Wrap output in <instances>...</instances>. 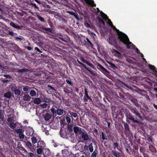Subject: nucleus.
Listing matches in <instances>:
<instances>
[{
	"mask_svg": "<svg viewBox=\"0 0 157 157\" xmlns=\"http://www.w3.org/2000/svg\"><path fill=\"white\" fill-rule=\"evenodd\" d=\"M100 13L101 17H102L105 21H108L107 23L112 27L113 29L115 30L116 31L118 36V39L124 44H125L126 45V47L128 48H134L135 47L134 45H133L132 42L129 41L128 36L125 34L120 32L118 29L116 28V27L113 25L110 20L108 19L107 15L105 13H104L101 11L100 12Z\"/></svg>",
	"mask_w": 157,
	"mask_h": 157,
	"instance_id": "1",
	"label": "nucleus"
},
{
	"mask_svg": "<svg viewBox=\"0 0 157 157\" xmlns=\"http://www.w3.org/2000/svg\"><path fill=\"white\" fill-rule=\"evenodd\" d=\"M125 117L126 119H128L131 121L133 123H139V122L137 120H135L134 118L133 117L132 115L130 113H127L125 114Z\"/></svg>",
	"mask_w": 157,
	"mask_h": 157,
	"instance_id": "2",
	"label": "nucleus"
},
{
	"mask_svg": "<svg viewBox=\"0 0 157 157\" xmlns=\"http://www.w3.org/2000/svg\"><path fill=\"white\" fill-rule=\"evenodd\" d=\"M73 130L74 132L76 134H81L82 132V131L81 130V128L76 126L74 127Z\"/></svg>",
	"mask_w": 157,
	"mask_h": 157,
	"instance_id": "3",
	"label": "nucleus"
},
{
	"mask_svg": "<svg viewBox=\"0 0 157 157\" xmlns=\"http://www.w3.org/2000/svg\"><path fill=\"white\" fill-rule=\"evenodd\" d=\"M113 55L117 57H120L121 56V54L117 50L113 49L111 51Z\"/></svg>",
	"mask_w": 157,
	"mask_h": 157,
	"instance_id": "4",
	"label": "nucleus"
},
{
	"mask_svg": "<svg viewBox=\"0 0 157 157\" xmlns=\"http://www.w3.org/2000/svg\"><path fill=\"white\" fill-rule=\"evenodd\" d=\"M45 146V144L42 140H40L37 142V147H40L44 148Z\"/></svg>",
	"mask_w": 157,
	"mask_h": 157,
	"instance_id": "5",
	"label": "nucleus"
},
{
	"mask_svg": "<svg viewBox=\"0 0 157 157\" xmlns=\"http://www.w3.org/2000/svg\"><path fill=\"white\" fill-rule=\"evenodd\" d=\"M66 112L65 110L61 109H57L56 110V114L59 116L62 115L64 113Z\"/></svg>",
	"mask_w": 157,
	"mask_h": 157,
	"instance_id": "6",
	"label": "nucleus"
},
{
	"mask_svg": "<svg viewBox=\"0 0 157 157\" xmlns=\"http://www.w3.org/2000/svg\"><path fill=\"white\" fill-rule=\"evenodd\" d=\"M81 134L82 137L84 140H87L89 139V136L86 133H84L82 132Z\"/></svg>",
	"mask_w": 157,
	"mask_h": 157,
	"instance_id": "7",
	"label": "nucleus"
},
{
	"mask_svg": "<svg viewBox=\"0 0 157 157\" xmlns=\"http://www.w3.org/2000/svg\"><path fill=\"white\" fill-rule=\"evenodd\" d=\"M10 25L13 27L17 29H20L23 27L22 26L16 25L13 22H10Z\"/></svg>",
	"mask_w": 157,
	"mask_h": 157,
	"instance_id": "8",
	"label": "nucleus"
},
{
	"mask_svg": "<svg viewBox=\"0 0 157 157\" xmlns=\"http://www.w3.org/2000/svg\"><path fill=\"white\" fill-rule=\"evenodd\" d=\"M40 108L42 109H48L49 107V105L44 103L42 104H40L39 105Z\"/></svg>",
	"mask_w": 157,
	"mask_h": 157,
	"instance_id": "9",
	"label": "nucleus"
},
{
	"mask_svg": "<svg viewBox=\"0 0 157 157\" xmlns=\"http://www.w3.org/2000/svg\"><path fill=\"white\" fill-rule=\"evenodd\" d=\"M89 97L87 91L86 89H85V95L83 97V100L84 101L86 102L87 101V98Z\"/></svg>",
	"mask_w": 157,
	"mask_h": 157,
	"instance_id": "10",
	"label": "nucleus"
},
{
	"mask_svg": "<svg viewBox=\"0 0 157 157\" xmlns=\"http://www.w3.org/2000/svg\"><path fill=\"white\" fill-rule=\"evenodd\" d=\"M52 117V115L48 113H46L44 116V120L45 121H48Z\"/></svg>",
	"mask_w": 157,
	"mask_h": 157,
	"instance_id": "11",
	"label": "nucleus"
},
{
	"mask_svg": "<svg viewBox=\"0 0 157 157\" xmlns=\"http://www.w3.org/2000/svg\"><path fill=\"white\" fill-rule=\"evenodd\" d=\"M31 98V97L27 94H25L23 97V100L25 101H28L30 100Z\"/></svg>",
	"mask_w": 157,
	"mask_h": 157,
	"instance_id": "12",
	"label": "nucleus"
},
{
	"mask_svg": "<svg viewBox=\"0 0 157 157\" xmlns=\"http://www.w3.org/2000/svg\"><path fill=\"white\" fill-rule=\"evenodd\" d=\"M41 102V100L39 98H35L33 100V102L34 104H39Z\"/></svg>",
	"mask_w": 157,
	"mask_h": 157,
	"instance_id": "13",
	"label": "nucleus"
},
{
	"mask_svg": "<svg viewBox=\"0 0 157 157\" xmlns=\"http://www.w3.org/2000/svg\"><path fill=\"white\" fill-rule=\"evenodd\" d=\"M85 1L86 3L92 6H94L95 5V4H94V1L93 0H85Z\"/></svg>",
	"mask_w": 157,
	"mask_h": 157,
	"instance_id": "14",
	"label": "nucleus"
},
{
	"mask_svg": "<svg viewBox=\"0 0 157 157\" xmlns=\"http://www.w3.org/2000/svg\"><path fill=\"white\" fill-rule=\"evenodd\" d=\"M12 96V93L10 92H8L4 95V96L6 98H9Z\"/></svg>",
	"mask_w": 157,
	"mask_h": 157,
	"instance_id": "15",
	"label": "nucleus"
},
{
	"mask_svg": "<svg viewBox=\"0 0 157 157\" xmlns=\"http://www.w3.org/2000/svg\"><path fill=\"white\" fill-rule=\"evenodd\" d=\"M28 70L25 68H23L21 69H17V72L18 73H22L27 71Z\"/></svg>",
	"mask_w": 157,
	"mask_h": 157,
	"instance_id": "16",
	"label": "nucleus"
},
{
	"mask_svg": "<svg viewBox=\"0 0 157 157\" xmlns=\"http://www.w3.org/2000/svg\"><path fill=\"white\" fill-rule=\"evenodd\" d=\"M31 140L33 144H36L37 142V139L34 136H32L31 138Z\"/></svg>",
	"mask_w": 157,
	"mask_h": 157,
	"instance_id": "17",
	"label": "nucleus"
},
{
	"mask_svg": "<svg viewBox=\"0 0 157 157\" xmlns=\"http://www.w3.org/2000/svg\"><path fill=\"white\" fill-rule=\"evenodd\" d=\"M38 148L36 149L37 153L39 155H41L42 153L43 149V148L38 147Z\"/></svg>",
	"mask_w": 157,
	"mask_h": 157,
	"instance_id": "18",
	"label": "nucleus"
},
{
	"mask_svg": "<svg viewBox=\"0 0 157 157\" xmlns=\"http://www.w3.org/2000/svg\"><path fill=\"white\" fill-rule=\"evenodd\" d=\"M26 146L30 149L32 148V146L31 143L29 141H27L25 143Z\"/></svg>",
	"mask_w": 157,
	"mask_h": 157,
	"instance_id": "19",
	"label": "nucleus"
},
{
	"mask_svg": "<svg viewBox=\"0 0 157 157\" xmlns=\"http://www.w3.org/2000/svg\"><path fill=\"white\" fill-rule=\"evenodd\" d=\"M29 94L32 97L35 96L36 95V92L35 90H32L30 91Z\"/></svg>",
	"mask_w": 157,
	"mask_h": 157,
	"instance_id": "20",
	"label": "nucleus"
},
{
	"mask_svg": "<svg viewBox=\"0 0 157 157\" xmlns=\"http://www.w3.org/2000/svg\"><path fill=\"white\" fill-rule=\"evenodd\" d=\"M82 66H83L89 72H90V73H91V74H93V71H91V70L89 69L88 68H87L84 64L82 63Z\"/></svg>",
	"mask_w": 157,
	"mask_h": 157,
	"instance_id": "21",
	"label": "nucleus"
},
{
	"mask_svg": "<svg viewBox=\"0 0 157 157\" xmlns=\"http://www.w3.org/2000/svg\"><path fill=\"white\" fill-rule=\"evenodd\" d=\"M136 52L138 54L139 53L140 54V56L141 57H143V60L144 61H146V59L143 58L144 57V55L143 54L141 53H140V52H139V50H138V48H136L135 49Z\"/></svg>",
	"mask_w": 157,
	"mask_h": 157,
	"instance_id": "22",
	"label": "nucleus"
},
{
	"mask_svg": "<svg viewBox=\"0 0 157 157\" xmlns=\"http://www.w3.org/2000/svg\"><path fill=\"white\" fill-rule=\"evenodd\" d=\"M50 110L52 113L53 115H56V110L53 108H52L50 109Z\"/></svg>",
	"mask_w": 157,
	"mask_h": 157,
	"instance_id": "23",
	"label": "nucleus"
},
{
	"mask_svg": "<svg viewBox=\"0 0 157 157\" xmlns=\"http://www.w3.org/2000/svg\"><path fill=\"white\" fill-rule=\"evenodd\" d=\"M89 151L90 152H92L93 151V147L92 143H90L89 146Z\"/></svg>",
	"mask_w": 157,
	"mask_h": 157,
	"instance_id": "24",
	"label": "nucleus"
},
{
	"mask_svg": "<svg viewBox=\"0 0 157 157\" xmlns=\"http://www.w3.org/2000/svg\"><path fill=\"white\" fill-rule=\"evenodd\" d=\"M42 28L43 29H44L45 30V31L49 32H51L52 30V29L51 28H46L44 26L42 27Z\"/></svg>",
	"mask_w": 157,
	"mask_h": 157,
	"instance_id": "25",
	"label": "nucleus"
},
{
	"mask_svg": "<svg viewBox=\"0 0 157 157\" xmlns=\"http://www.w3.org/2000/svg\"><path fill=\"white\" fill-rule=\"evenodd\" d=\"M30 88L28 86H26L23 87V90L24 91L27 92L30 90Z\"/></svg>",
	"mask_w": 157,
	"mask_h": 157,
	"instance_id": "26",
	"label": "nucleus"
},
{
	"mask_svg": "<svg viewBox=\"0 0 157 157\" xmlns=\"http://www.w3.org/2000/svg\"><path fill=\"white\" fill-rule=\"evenodd\" d=\"M130 110L132 113L134 114L138 111L135 108H130Z\"/></svg>",
	"mask_w": 157,
	"mask_h": 157,
	"instance_id": "27",
	"label": "nucleus"
},
{
	"mask_svg": "<svg viewBox=\"0 0 157 157\" xmlns=\"http://www.w3.org/2000/svg\"><path fill=\"white\" fill-rule=\"evenodd\" d=\"M14 92L16 95H20L21 91L18 89H17Z\"/></svg>",
	"mask_w": 157,
	"mask_h": 157,
	"instance_id": "28",
	"label": "nucleus"
},
{
	"mask_svg": "<svg viewBox=\"0 0 157 157\" xmlns=\"http://www.w3.org/2000/svg\"><path fill=\"white\" fill-rule=\"evenodd\" d=\"M86 40L87 42L88 43V45L90 46L91 47H92L93 46V45L91 42V41L87 38H86Z\"/></svg>",
	"mask_w": 157,
	"mask_h": 157,
	"instance_id": "29",
	"label": "nucleus"
},
{
	"mask_svg": "<svg viewBox=\"0 0 157 157\" xmlns=\"http://www.w3.org/2000/svg\"><path fill=\"white\" fill-rule=\"evenodd\" d=\"M23 131L20 128L18 129L17 130H16V132L17 133H19V134L21 133H23Z\"/></svg>",
	"mask_w": 157,
	"mask_h": 157,
	"instance_id": "30",
	"label": "nucleus"
},
{
	"mask_svg": "<svg viewBox=\"0 0 157 157\" xmlns=\"http://www.w3.org/2000/svg\"><path fill=\"white\" fill-rule=\"evenodd\" d=\"M37 18H38V19L39 20H40L41 21L43 22H44V19L42 17H41L39 15H37Z\"/></svg>",
	"mask_w": 157,
	"mask_h": 157,
	"instance_id": "31",
	"label": "nucleus"
},
{
	"mask_svg": "<svg viewBox=\"0 0 157 157\" xmlns=\"http://www.w3.org/2000/svg\"><path fill=\"white\" fill-rule=\"evenodd\" d=\"M16 125L14 123H12L10 124V127L12 128H14L16 127Z\"/></svg>",
	"mask_w": 157,
	"mask_h": 157,
	"instance_id": "32",
	"label": "nucleus"
},
{
	"mask_svg": "<svg viewBox=\"0 0 157 157\" xmlns=\"http://www.w3.org/2000/svg\"><path fill=\"white\" fill-rule=\"evenodd\" d=\"M17 89V87H16V86L15 85H13L12 86L11 90L12 92H14L15 90Z\"/></svg>",
	"mask_w": 157,
	"mask_h": 157,
	"instance_id": "33",
	"label": "nucleus"
},
{
	"mask_svg": "<svg viewBox=\"0 0 157 157\" xmlns=\"http://www.w3.org/2000/svg\"><path fill=\"white\" fill-rule=\"evenodd\" d=\"M67 122L68 123H70L71 121V119L70 116H67L66 118Z\"/></svg>",
	"mask_w": 157,
	"mask_h": 157,
	"instance_id": "34",
	"label": "nucleus"
},
{
	"mask_svg": "<svg viewBox=\"0 0 157 157\" xmlns=\"http://www.w3.org/2000/svg\"><path fill=\"white\" fill-rule=\"evenodd\" d=\"M97 154V152L95 150L91 154V157H96Z\"/></svg>",
	"mask_w": 157,
	"mask_h": 157,
	"instance_id": "35",
	"label": "nucleus"
},
{
	"mask_svg": "<svg viewBox=\"0 0 157 157\" xmlns=\"http://www.w3.org/2000/svg\"><path fill=\"white\" fill-rule=\"evenodd\" d=\"M67 128L68 130H69V131L70 132H72L73 131V129L72 126L71 125H68Z\"/></svg>",
	"mask_w": 157,
	"mask_h": 157,
	"instance_id": "36",
	"label": "nucleus"
},
{
	"mask_svg": "<svg viewBox=\"0 0 157 157\" xmlns=\"http://www.w3.org/2000/svg\"><path fill=\"white\" fill-rule=\"evenodd\" d=\"M80 60H81L82 62L85 63H88V61L85 59H84L83 57H80Z\"/></svg>",
	"mask_w": 157,
	"mask_h": 157,
	"instance_id": "37",
	"label": "nucleus"
},
{
	"mask_svg": "<svg viewBox=\"0 0 157 157\" xmlns=\"http://www.w3.org/2000/svg\"><path fill=\"white\" fill-rule=\"evenodd\" d=\"M3 111L0 110V118L3 119Z\"/></svg>",
	"mask_w": 157,
	"mask_h": 157,
	"instance_id": "38",
	"label": "nucleus"
},
{
	"mask_svg": "<svg viewBox=\"0 0 157 157\" xmlns=\"http://www.w3.org/2000/svg\"><path fill=\"white\" fill-rule=\"evenodd\" d=\"M98 66L103 71H105V72H107V70L105 68L102 66H101V65L99 64V65H98Z\"/></svg>",
	"mask_w": 157,
	"mask_h": 157,
	"instance_id": "39",
	"label": "nucleus"
},
{
	"mask_svg": "<svg viewBox=\"0 0 157 157\" xmlns=\"http://www.w3.org/2000/svg\"><path fill=\"white\" fill-rule=\"evenodd\" d=\"M124 126L125 129L128 131L129 130V125L127 124H124Z\"/></svg>",
	"mask_w": 157,
	"mask_h": 157,
	"instance_id": "40",
	"label": "nucleus"
},
{
	"mask_svg": "<svg viewBox=\"0 0 157 157\" xmlns=\"http://www.w3.org/2000/svg\"><path fill=\"white\" fill-rule=\"evenodd\" d=\"M70 114L71 116H73L74 118H76L77 116V113H73V112L70 113Z\"/></svg>",
	"mask_w": 157,
	"mask_h": 157,
	"instance_id": "41",
	"label": "nucleus"
},
{
	"mask_svg": "<svg viewBox=\"0 0 157 157\" xmlns=\"http://www.w3.org/2000/svg\"><path fill=\"white\" fill-rule=\"evenodd\" d=\"M19 137L20 139H23L24 138L25 135L23 133H21L19 134Z\"/></svg>",
	"mask_w": 157,
	"mask_h": 157,
	"instance_id": "42",
	"label": "nucleus"
},
{
	"mask_svg": "<svg viewBox=\"0 0 157 157\" xmlns=\"http://www.w3.org/2000/svg\"><path fill=\"white\" fill-rule=\"evenodd\" d=\"M148 66L151 70H155L156 69L154 66L149 64Z\"/></svg>",
	"mask_w": 157,
	"mask_h": 157,
	"instance_id": "43",
	"label": "nucleus"
},
{
	"mask_svg": "<svg viewBox=\"0 0 157 157\" xmlns=\"http://www.w3.org/2000/svg\"><path fill=\"white\" fill-rule=\"evenodd\" d=\"M135 114L140 119H142V116L138 113V111Z\"/></svg>",
	"mask_w": 157,
	"mask_h": 157,
	"instance_id": "44",
	"label": "nucleus"
},
{
	"mask_svg": "<svg viewBox=\"0 0 157 157\" xmlns=\"http://www.w3.org/2000/svg\"><path fill=\"white\" fill-rule=\"evenodd\" d=\"M98 21L102 23L103 25H105V22L104 21L102 20V19L100 18H98Z\"/></svg>",
	"mask_w": 157,
	"mask_h": 157,
	"instance_id": "45",
	"label": "nucleus"
},
{
	"mask_svg": "<svg viewBox=\"0 0 157 157\" xmlns=\"http://www.w3.org/2000/svg\"><path fill=\"white\" fill-rule=\"evenodd\" d=\"M113 154L116 157H119V154L117 153L116 151L113 152Z\"/></svg>",
	"mask_w": 157,
	"mask_h": 157,
	"instance_id": "46",
	"label": "nucleus"
},
{
	"mask_svg": "<svg viewBox=\"0 0 157 157\" xmlns=\"http://www.w3.org/2000/svg\"><path fill=\"white\" fill-rule=\"evenodd\" d=\"M87 64H88L89 66L91 68H92L93 69L94 68V67L93 65L91 63H90L88 61L87 63H86Z\"/></svg>",
	"mask_w": 157,
	"mask_h": 157,
	"instance_id": "47",
	"label": "nucleus"
},
{
	"mask_svg": "<svg viewBox=\"0 0 157 157\" xmlns=\"http://www.w3.org/2000/svg\"><path fill=\"white\" fill-rule=\"evenodd\" d=\"M44 101L46 102H49L51 101V100L47 98H45L44 99Z\"/></svg>",
	"mask_w": 157,
	"mask_h": 157,
	"instance_id": "48",
	"label": "nucleus"
},
{
	"mask_svg": "<svg viewBox=\"0 0 157 157\" xmlns=\"http://www.w3.org/2000/svg\"><path fill=\"white\" fill-rule=\"evenodd\" d=\"M84 25H85V26H86V27L87 28H90V25L87 22H85L84 23Z\"/></svg>",
	"mask_w": 157,
	"mask_h": 157,
	"instance_id": "49",
	"label": "nucleus"
},
{
	"mask_svg": "<svg viewBox=\"0 0 157 157\" xmlns=\"http://www.w3.org/2000/svg\"><path fill=\"white\" fill-rule=\"evenodd\" d=\"M15 40H22L23 39V38L22 37H16L15 38Z\"/></svg>",
	"mask_w": 157,
	"mask_h": 157,
	"instance_id": "50",
	"label": "nucleus"
},
{
	"mask_svg": "<svg viewBox=\"0 0 157 157\" xmlns=\"http://www.w3.org/2000/svg\"><path fill=\"white\" fill-rule=\"evenodd\" d=\"M13 118L12 117L9 118L8 119V121L9 122H11L13 121Z\"/></svg>",
	"mask_w": 157,
	"mask_h": 157,
	"instance_id": "51",
	"label": "nucleus"
},
{
	"mask_svg": "<svg viewBox=\"0 0 157 157\" xmlns=\"http://www.w3.org/2000/svg\"><path fill=\"white\" fill-rule=\"evenodd\" d=\"M35 50L37 51H38L40 53H42L41 51L39 49V48H37V47H35Z\"/></svg>",
	"mask_w": 157,
	"mask_h": 157,
	"instance_id": "52",
	"label": "nucleus"
},
{
	"mask_svg": "<svg viewBox=\"0 0 157 157\" xmlns=\"http://www.w3.org/2000/svg\"><path fill=\"white\" fill-rule=\"evenodd\" d=\"M66 81L69 85H71L72 84V82L71 80L67 79L66 80Z\"/></svg>",
	"mask_w": 157,
	"mask_h": 157,
	"instance_id": "53",
	"label": "nucleus"
},
{
	"mask_svg": "<svg viewBox=\"0 0 157 157\" xmlns=\"http://www.w3.org/2000/svg\"><path fill=\"white\" fill-rule=\"evenodd\" d=\"M102 139L103 140H106V138L105 137L104 134L103 132L102 133Z\"/></svg>",
	"mask_w": 157,
	"mask_h": 157,
	"instance_id": "54",
	"label": "nucleus"
},
{
	"mask_svg": "<svg viewBox=\"0 0 157 157\" xmlns=\"http://www.w3.org/2000/svg\"><path fill=\"white\" fill-rule=\"evenodd\" d=\"M33 155H34V154H33V153H32V152H30L29 153V155H28V156L29 157H32L33 156Z\"/></svg>",
	"mask_w": 157,
	"mask_h": 157,
	"instance_id": "55",
	"label": "nucleus"
},
{
	"mask_svg": "<svg viewBox=\"0 0 157 157\" xmlns=\"http://www.w3.org/2000/svg\"><path fill=\"white\" fill-rule=\"evenodd\" d=\"M110 64L111 65V66L114 68H116V67L115 66V65L113 63H110Z\"/></svg>",
	"mask_w": 157,
	"mask_h": 157,
	"instance_id": "56",
	"label": "nucleus"
},
{
	"mask_svg": "<svg viewBox=\"0 0 157 157\" xmlns=\"http://www.w3.org/2000/svg\"><path fill=\"white\" fill-rule=\"evenodd\" d=\"M113 144L115 146V147H118V144L117 142H114L113 143Z\"/></svg>",
	"mask_w": 157,
	"mask_h": 157,
	"instance_id": "57",
	"label": "nucleus"
},
{
	"mask_svg": "<svg viewBox=\"0 0 157 157\" xmlns=\"http://www.w3.org/2000/svg\"><path fill=\"white\" fill-rule=\"evenodd\" d=\"M4 76L7 78H10L11 76L9 75H4Z\"/></svg>",
	"mask_w": 157,
	"mask_h": 157,
	"instance_id": "58",
	"label": "nucleus"
},
{
	"mask_svg": "<svg viewBox=\"0 0 157 157\" xmlns=\"http://www.w3.org/2000/svg\"><path fill=\"white\" fill-rule=\"evenodd\" d=\"M117 49H118L119 51H121L122 50V48L120 47H118V48H117Z\"/></svg>",
	"mask_w": 157,
	"mask_h": 157,
	"instance_id": "59",
	"label": "nucleus"
},
{
	"mask_svg": "<svg viewBox=\"0 0 157 157\" xmlns=\"http://www.w3.org/2000/svg\"><path fill=\"white\" fill-rule=\"evenodd\" d=\"M9 34L11 36H13V33L11 31L9 32Z\"/></svg>",
	"mask_w": 157,
	"mask_h": 157,
	"instance_id": "60",
	"label": "nucleus"
},
{
	"mask_svg": "<svg viewBox=\"0 0 157 157\" xmlns=\"http://www.w3.org/2000/svg\"><path fill=\"white\" fill-rule=\"evenodd\" d=\"M25 48L29 50H31L32 49V48L30 47H26Z\"/></svg>",
	"mask_w": 157,
	"mask_h": 157,
	"instance_id": "61",
	"label": "nucleus"
},
{
	"mask_svg": "<svg viewBox=\"0 0 157 157\" xmlns=\"http://www.w3.org/2000/svg\"><path fill=\"white\" fill-rule=\"evenodd\" d=\"M23 123L24 124H28V122L26 120H25L23 121Z\"/></svg>",
	"mask_w": 157,
	"mask_h": 157,
	"instance_id": "62",
	"label": "nucleus"
},
{
	"mask_svg": "<svg viewBox=\"0 0 157 157\" xmlns=\"http://www.w3.org/2000/svg\"><path fill=\"white\" fill-rule=\"evenodd\" d=\"M33 6H34L35 8H38V7L36 6V5L35 3H32V4Z\"/></svg>",
	"mask_w": 157,
	"mask_h": 157,
	"instance_id": "63",
	"label": "nucleus"
},
{
	"mask_svg": "<svg viewBox=\"0 0 157 157\" xmlns=\"http://www.w3.org/2000/svg\"><path fill=\"white\" fill-rule=\"evenodd\" d=\"M154 107L157 109V105H155V104H153Z\"/></svg>",
	"mask_w": 157,
	"mask_h": 157,
	"instance_id": "64",
	"label": "nucleus"
}]
</instances>
